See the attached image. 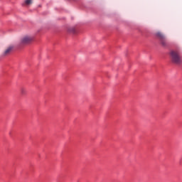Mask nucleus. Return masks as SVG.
Instances as JSON below:
<instances>
[{"instance_id": "f257e3e1", "label": "nucleus", "mask_w": 182, "mask_h": 182, "mask_svg": "<svg viewBox=\"0 0 182 182\" xmlns=\"http://www.w3.org/2000/svg\"><path fill=\"white\" fill-rule=\"evenodd\" d=\"M170 55L171 59L173 63H176V65H180V63H181V57H180V55L177 51H171Z\"/></svg>"}, {"instance_id": "f03ea898", "label": "nucleus", "mask_w": 182, "mask_h": 182, "mask_svg": "<svg viewBox=\"0 0 182 182\" xmlns=\"http://www.w3.org/2000/svg\"><path fill=\"white\" fill-rule=\"evenodd\" d=\"M156 37L158 38V39H159L161 46H164V48H166V46H167L168 43H167V39H166V36H164V34H163V33L159 31L156 33Z\"/></svg>"}, {"instance_id": "7ed1b4c3", "label": "nucleus", "mask_w": 182, "mask_h": 182, "mask_svg": "<svg viewBox=\"0 0 182 182\" xmlns=\"http://www.w3.org/2000/svg\"><path fill=\"white\" fill-rule=\"evenodd\" d=\"M33 41V37L31 36H26L21 38V43L22 45H27V43H31Z\"/></svg>"}, {"instance_id": "20e7f679", "label": "nucleus", "mask_w": 182, "mask_h": 182, "mask_svg": "<svg viewBox=\"0 0 182 182\" xmlns=\"http://www.w3.org/2000/svg\"><path fill=\"white\" fill-rule=\"evenodd\" d=\"M12 49H14V46H9L6 50L4 51V55H9L11 53V52H12Z\"/></svg>"}, {"instance_id": "39448f33", "label": "nucleus", "mask_w": 182, "mask_h": 182, "mask_svg": "<svg viewBox=\"0 0 182 182\" xmlns=\"http://www.w3.org/2000/svg\"><path fill=\"white\" fill-rule=\"evenodd\" d=\"M32 4V0H25L23 5H26L27 6Z\"/></svg>"}, {"instance_id": "423d86ee", "label": "nucleus", "mask_w": 182, "mask_h": 182, "mask_svg": "<svg viewBox=\"0 0 182 182\" xmlns=\"http://www.w3.org/2000/svg\"><path fill=\"white\" fill-rule=\"evenodd\" d=\"M20 92H21V94L23 95H26V89H25V88H21Z\"/></svg>"}]
</instances>
